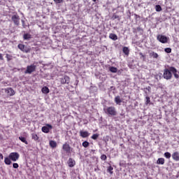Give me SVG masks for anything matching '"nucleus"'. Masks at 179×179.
Here are the masks:
<instances>
[{"label": "nucleus", "instance_id": "obj_36", "mask_svg": "<svg viewBox=\"0 0 179 179\" xmlns=\"http://www.w3.org/2000/svg\"><path fill=\"white\" fill-rule=\"evenodd\" d=\"M145 99H146L145 104H149V103H150V97L146 96Z\"/></svg>", "mask_w": 179, "mask_h": 179}, {"label": "nucleus", "instance_id": "obj_28", "mask_svg": "<svg viewBox=\"0 0 179 179\" xmlns=\"http://www.w3.org/2000/svg\"><path fill=\"white\" fill-rule=\"evenodd\" d=\"M99 136H100V135L99 134H94L92 136H91V139H93L94 141L97 140V138H99Z\"/></svg>", "mask_w": 179, "mask_h": 179}, {"label": "nucleus", "instance_id": "obj_35", "mask_svg": "<svg viewBox=\"0 0 179 179\" xmlns=\"http://www.w3.org/2000/svg\"><path fill=\"white\" fill-rule=\"evenodd\" d=\"M101 159H102V160H103V161H106V160H107V155H102L101 156Z\"/></svg>", "mask_w": 179, "mask_h": 179}, {"label": "nucleus", "instance_id": "obj_2", "mask_svg": "<svg viewBox=\"0 0 179 179\" xmlns=\"http://www.w3.org/2000/svg\"><path fill=\"white\" fill-rule=\"evenodd\" d=\"M105 114L107 115H110L111 117H115L117 115V110L114 106H109L103 108Z\"/></svg>", "mask_w": 179, "mask_h": 179}, {"label": "nucleus", "instance_id": "obj_21", "mask_svg": "<svg viewBox=\"0 0 179 179\" xmlns=\"http://www.w3.org/2000/svg\"><path fill=\"white\" fill-rule=\"evenodd\" d=\"M19 139L21 141V142L25 143V145H29V142H27V140H26V137L20 136Z\"/></svg>", "mask_w": 179, "mask_h": 179}, {"label": "nucleus", "instance_id": "obj_11", "mask_svg": "<svg viewBox=\"0 0 179 179\" xmlns=\"http://www.w3.org/2000/svg\"><path fill=\"white\" fill-rule=\"evenodd\" d=\"M4 90H5V93H6L7 96H15V94L16 93V92H15V90L13 89L12 87H7Z\"/></svg>", "mask_w": 179, "mask_h": 179}, {"label": "nucleus", "instance_id": "obj_17", "mask_svg": "<svg viewBox=\"0 0 179 179\" xmlns=\"http://www.w3.org/2000/svg\"><path fill=\"white\" fill-rule=\"evenodd\" d=\"M109 38L115 41L118 40V36L115 34H110Z\"/></svg>", "mask_w": 179, "mask_h": 179}, {"label": "nucleus", "instance_id": "obj_39", "mask_svg": "<svg viewBox=\"0 0 179 179\" xmlns=\"http://www.w3.org/2000/svg\"><path fill=\"white\" fill-rule=\"evenodd\" d=\"M0 60L3 61V55L2 53H0Z\"/></svg>", "mask_w": 179, "mask_h": 179}, {"label": "nucleus", "instance_id": "obj_42", "mask_svg": "<svg viewBox=\"0 0 179 179\" xmlns=\"http://www.w3.org/2000/svg\"><path fill=\"white\" fill-rule=\"evenodd\" d=\"M145 89H146V90H148V92H150L151 87L148 86Z\"/></svg>", "mask_w": 179, "mask_h": 179}, {"label": "nucleus", "instance_id": "obj_40", "mask_svg": "<svg viewBox=\"0 0 179 179\" xmlns=\"http://www.w3.org/2000/svg\"><path fill=\"white\" fill-rule=\"evenodd\" d=\"M0 160H3V155L0 153Z\"/></svg>", "mask_w": 179, "mask_h": 179}, {"label": "nucleus", "instance_id": "obj_7", "mask_svg": "<svg viewBox=\"0 0 179 179\" xmlns=\"http://www.w3.org/2000/svg\"><path fill=\"white\" fill-rule=\"evenodd\" d=\"M11 20L15 26H19L20 24V17H19L17 14L13 15Z\"/></svg>", "mask_w": 179, "mask_h": 179}, {"label": "nucleus", "instance_id": "obj_9", "mask_svg": "<svg viewBox=\"0 0 179 179\" xmlns=\"http://www.w3.org/2000/svg\"><path fill=\"white\" fill-rule=\"evenodd\" d=\"M62 149L66 153H72V148H71V145L68 143L63 144Z\"/></svg>", "mask_w": 179, "mask_h": 179}, {"label": "nucleus", "instance_id": "obj_15", "mask_svg": "<svg viewBox=\"0 0 179 179\" xmlns=\"http://www.w3.org/2000/svg\"><path fill=\"white\" fill-rule=\"evenodd\" d=\"M90 135V134H89L87 131H80V136H81V138H87L89 137Z\"/></svg>", "mask_w": 179, "mask_h": 179}, {"label": "nucleus", "instance_id": "obj_25", "mask_svg": "<svg viewBox=\"0 0 179 179\" xmlns=\"http://www.w3.org/2000/svg\"><path fill=\"white\" fill-rule=\"evenodd\" d=\"M49 145L50 147L52 148V149H54L57 146V142H55L54 141H50L49 143Z\"/></svg>", "mask_w": 179, "mask_h": 179}, {"label": "nucleus", "instance_id": "obj_18", "mask_svg": "<svg viewBox=\"0 0 179 179\" xmlns=\"http://www.w3.org/2000/svg\"><path fill=\"white\" fill-rule=\"evenodd\" d=\"M150 57L151 58H154L155 59H157V58H159V55L157 52H150Z\"/></svg>", "mask_w": 179, "mask_h": 179}, {"label": "nucleus", "instance_id": "obj_10", "mask_svg": "<svg viewBox=\"0 0 179 179\" xmlns=\"http://www.w3.org/2000/svg\"><path fill=\"white\" fill-rule=\"evenodd\" d=\"M50 129H52V125L47 124L45 126H43L42 127L41 131L44 134H48Z\"/></svg>", "mask_w": 179, "mask_h": 179}, {"label": "nucleus", "instance_id": "obj_16", "mask_svg": "<svg viewBox=\"0 0 179 179\" xmlns=\"http://www.w3.org/2000/svg\"><path fill=\"white\" fill-rule=\"evenodd\" d=\"M41 92L43 93V94H48V93H50V88H48L47 86H45L42 87Z\"/></svg>", "mask_w": 179, "mask_h": 179}, {"label": "nucleus", "instance_id": "obj_33", "mask_svg": "<svg viewBox=\"0 0 179 179\" xmlns=\"http://www.w3.org/2000/svg\"><path fill=\"white\" fill-rule=\"evenodd\" d=\"M112 19L113 20H115V19H118V20H120V16L115 14H113V15L112 16Z\"/></svg>", "mask_w": 179, "mask_h": 179}, {"label": "nucleus", "instance_id": "obj_32", "mask_svg": "<svg viewBox=\"0 0 179 179\" xmlns=\"http://www.w3.org/2000/svg\"><path fill=\"white\" fill-rule=\"evenodd\" d=\"M89 145H90V143H89L88 141H84V142L83 143V148H89Z\"/></svg>", "mask_w": 179, "mask_h": 179}, {"label": "nucleus", "instance_id": "obj_22", "mask_svg": "<svg viewBox=\"0 0 179 179\" xmlns=\"http://www.w3.org/2000/svg\"><path fill=\"white\" fill-rule=\"evenodd\" d=\"M24 40H30L31 38V35L30 34H24L23 35Z\"/></svg>", "mask_w": 179, "mask_h": 179}, {"label": "nucleus", "instance_id": "obj_29", "mask_svg": "<svg viewBox=\"0 0 179 179\" xmlns=\"http://www.w3.org/2000/svg\"><path fill=\"white\" fill-rule=\"evenodd\" d=\"M156 12H162V6L160 5L155 6Z\"/></svg>", "mask_w": 179, "mask_h": 179}, {"label": "nucleus", "instance_id": "obj_26", "mask_svg": "<svg viewBox=\"0 0 179 179\" xmlns=\"http://www.w3.org/2000/svg\"><path fill=\"white\" fill-rule=\"evenodd\" d=\"M6 58L8 62H9V61H12L13 59V56H12L11 55H9V54H6Z\"/></svg>", "mask_w": 179, "mask_h": 179}, {"label": "nucleus", "instance_id": "obj_34", "mask_svg": "<svg viewBox=\"0 0 179 179\" xmlns=\"http://www.w3.org/2000/svg\"><path fill=\"white\" fill-rule=\"evenodd\" d=\"M164 51L167 54H170V52H171V48H166L164 49Z\"/></svg>", "mask_w": 179, "mask_h": 179}, {"label": "nucleus", "instance_id": "obj_6", "mask_svg": "<svg viewBox=\"0 0 179 179\" xmlns=\"http://www.w3.org/2000/svg\"><path fill=\"white\" fill-rule=\"evenodd\" d=\"M157 39L158 40V41H159V43H162V44H166V43L169 41V38L164 35H157Z\"/></svg>", "mask_w": 179, "mask_h": 179}, {"label": "nucleus", "instance_id": "obj_5", "mask_svg": "<svg viewBox=\"0 0 179 179\" xmlns=\"http://www.w3.org/2000/svg\"><path fill=\"white\" fill-rule=\"evenodd\" d=\"M37 68V66L34 64H31L29 66H27V70L24 71V73H29L31 75V73H33V72H36V69Z\"/></svg>", "mask_w": 179, "mask_h": 179}, {"label": "nucleus", "instance_id": "obj_41", "mask_svg": "<svg viewBox=\"0 0 179 179\" xmlns=\"http://www.w3.org/2000/svg\"><path fill=\"white\" fill-rule=\"evenodd\" d=\"M139 55H141L142 58H145V55L142 52H140Z\"/></svg>", "mask_w": 179, "mask_h": 179}, {"label": "nucleus", "instance_id": "obj_31", "mask_svg": "<svg viewBox=\"0 0 179 179\" xmlns=\"http://www.w3.org/2000/svg\"><path fill=\"white\" fill-rule=\"evenodd\" d=\"M164 155L166 159H170V157H171V154L169 152H165Z\"/></svg>", "mask_w": 179, "mask_h": 179}, {"label": "nucleus", "instance_id": "obj_4", "mask_svg": "<svg viewBox=\"0 0 179 179\" xmlns=\"http://www.w3.org/2000/svg\"><path fill=\"white\" fill-rule=\"evenodd\" d=\"M59 82L61 85H69L71 83V78L68 76H64L59 78Z\"/></svg>", "mask_w": 179, "mask_h": 179}, {"label": "nucleus", "instance_id": "obj_30", "mask_svg": "<svg viewBox=\"0 0 179 179\" xmlns=\"http://www.w3.org/2000/svg\"><path fill=\"white\" fill-rule=\"evenodd\" d=\"M114 170V168H113V166H110L108 169H107V172L110 173V174H113V171Z\"/></svg>", "mask_w": 179, "mask_h": 179}, {"label": "nucleus", "instance_id": "obj_8", "mask_svg": "<svg viewBox=\"0 0 179 179\" xmlns=\"http://www.w3.org/2000/svg\"><path fill=\"white\" fill-rule=\"evenodd\" d=\"M17 47L20 51H22V52H25L26 54H27V52H30V48H27L26 45L22 43L18 44Z\"/></svg>", "mask_w": 179, "mask_h": 179}, {"label": "nucleus", "instance_id": "obj_37", "mask_svg": "<svg viewBox=\"0 0 179 179\" xmlns=\"http://www.w3.org/2000/svg\"><path fill=\"white\" fill-rule=\"evenodd\" d=\"M13 169H19V164H17V163H14V164H13Z\"/></svg>", "mask_w": 179, "mask_h": 179}, {"label": "nucleus", "instance_id": "obj_44", "mask_svg": "<svg viewBox=\"0 0 179 179\" xmlns=\"http://www.w3.org/2000/svg\"><path fill=\"white\" fill-rule=\"evenodd\" d=\"M92 2H97V0H92Z\"/></svg>", "mask_w": 179, "mask_h": 179}, {"label": "nucleus", "instance_id": "obj_43", "mask_svg": "<svg viewBox=\"0 0 179 179\" xmlns=\"http://www.w3.org/2000/svg\"><path fill=\"white\" fill-rule=\"evenodd\" d=\"M22 26H24V20H22Z\"/></svg>", "mask_w": 179, "mask_h": 179}, {"label": "nucleus", "instance_id": "obj_14", "mask_svg": "<svg viewBox=\"0 0 179 179\" xmlns=\"http://www.w3.org/2000/svg\"><path fill=\"white\" fill-rule=\"evenodd\" d=\"M172 159L175 160V162H179V152H175L172 154Z\"/></svg>", "mask_w": 179, "mask_h": 179}, {"label": "nucleus", "instance_id": "obj_24", "mask_svg": "<svg viewBox=\"0 0 179 179\" xmlns=\"http://www.w3.org/2000/svg\"><path fill=\"white\" fill-rule=\"evenodd\" d=\"M123 52L125 54V55H129V49L128 47H124L123 48Z\"/></svg>", "mask_w": 179, "mask_h": 179}, {"label": "nucleus", "instance_id": "obj_19", "mask_svg": "<svg viewBox=\"0 0 179 179\" xmlns=\"http://www.w3.org/2000/svg\"><path fill=\"white\" fill-rule=\"evenodd\" d=\"M115 102L116 103V104H121V103H122V100H121V96H115Z\"/></svg>", "mask_w": 179, "mask_h": 179}, {"label": "nucleus", "instance_id": "obj_27", "mask_svg": "<svg viewBox=\"0 0 179 179\" xmlns=\"http://www.w3.org/2000/svg\"><path fill=\"white\" fill-rule=\"evenodd\" d=\"M109 71L113 73H117V67L111 66L110 67Z\"/></svg>", "mask_w": 179, "mask_h": 179}, {"label": "nucleus", "instance_id": "obj_38", "mask_svg": "<svg viewBox=\"0 0 179 179\" xmlns=\"http://www.w3.org/2000/svg\"><path fill=\"white\" fill-rule=\"evenodd\" d=\"M55 3H61L64 2V0H53Z\"/></svg>", "mask_w": 179, "mask_h": 179}, {"label": "nucleus", "instance_id": "obj_3", "mask_svg": "<svg viewBox=\"0 0 179 179\" xmlns=\"http://www.w3.org/2000/svg\"><path fill=\"white\" fill-rule=\"evenodd\" d=\"M163 77H164V79H166V80H170V79L173 78V74L171 73L170 67L169 69H165L164 70Z\"/></svg>", "mask_w": 179, "mask_h": 179}, {"label": "nucleus", "instance_id": "obj_1", "mask_svg": "<svg viewBox=\"0 0 179 179\" xmlns=\"http://www.w3.org/2000/svg\"><path fill=\"white\" fill-rule=\"evenodd\" d=\"M20 155L17 152H10L8 157L4 158V163L7 166H10L12 162H17Z\"/></svg>", "mask_w": 179, "mask_h": 179}, {"label": "nucleus", "instance_id": "obj_23", "mask_svg": "<svg viewBox=\"0 0 179 179\" xmlns=\"http://www.w3.org/2000/svg\"><path fill=\"white\" fill-rule=\"evenodd\" d=\"M164 158H159L157 160V164H164Z\"/></svg>", "mask_w": 179, "mask_h": 179}, {"label": "nucleus", "instance_id": "obj_12", "mask_svg": "<svg viewBox=\"0 0 179 179\" xmlns=\"http://www.w3.org/2000/svg\"><path fill=\"white\" fill-rule=\"evenodd\" d=\"M170 71H171V73H173L174 78L176 79H178L179 75L177 73V69H176L174 66H171L170 67Z\"/></svg>", "mask_w": 179, "mask_h": 179}, {"label": "nucleus", "instance_id": "obj_13", "mask_svg": "<svg viewBox=\"0 0 179 179\" xmlns=\"http://www.w3.org/2000/svg\"><path fill=\"white\" fill-rule=\"evenodd\" d=\"M67 164L69 167H75V166L76 165V162L73 159L69 158V161L67 162Z\"/></svg>", "mask_w": 179, "mask_h": 179}, {"label": "nucleus", "instance_id": "obj_20", "mask_svg": "<svg viewBox=\"0 0 179 179\" xmlns=\"http://www.w3.org/2000/svg\"><path fill=\"white\" fill-rule=\"evenodd\" d=\"M31 138L34 141H35L36 142H39L38 139H40V137H38V136L36 134H31Z\"/></svg>", "mask_w": 179, "mask_h": 179}]
</instances>
